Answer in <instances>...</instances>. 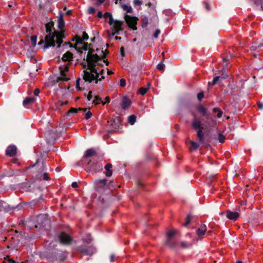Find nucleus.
I'll list each match as a JSON object with an SVG mask.
<instances>
[{"mask_svg":"<svg viewBox=\"0 0 263 263\" xmlns=\"http://www.w3.org/2000/svg\"><path fill=\"white\" fill-rule=\"evenodd\" d=\"M43 179L45 180H49L50 178L48 177V174L47 173H44L43 175Z\"/></svg>","mask_w":263,"mask_h":263,"instance_id":"44","label":"nucleus"},{"mask_svg":"<svg viewBox=\"0 0 263 263\" xmlns=\"http://www.w3.org/2000/svg\"><path fill=\"white\" fill-rule=\"evenodd\" d=\"M111 26V31H108V35L109 37H113L115 34H119V32L123 31V22L119 20H113L112 24H109Z\"/></svg>","mask_w":263,"mask_h":263,"instance_id":"3","label":"nucleus"},{"mask_svg":"<svg viewBox=\"0 0 263 263\" xmlns=\"http://www.w3.org/2000/svg\"><path fill=\"white\" fill-rule=\"evenodd\" d=\"M87 165H88V166L90 167V169L92 171H95L96 170V168L93 167H91V161H90L89 162H88L87 163Z\"/></svg>","mask_w":263,"mask_h":263,"instance_id":"51","label":"nucleus"},{"mask_svg":"<svg viewBox=\"0 0 263 263\" xmlns=\"http://www.w3.org/2000/svg\"><path fill=\"white\" fill-rule=\"evenodd\" d=\"M126 80L124 79H121L120 82V85L121 87H125L126 86Z\"/></svg>","mask_w":263,"mask_h":263,"instance_id":"38","label":"nucleus"},{"mask_svg":"<svg viewBox=\"0 0 263 263\" xmlns=\"http://www.w3.org/2000/svg\"><path fill=\"white\" fill-rule=\"evenodd\" d=\"M227 77H228V76L227 74L222 75V78L223 79H226Z\"/></svg>","mask_w":263,"mask_h":263,"instance_id":"63","label":"nucleus"},{"mask_svg":"<svg viewBox=\"0 0 263 263\" xmlns=\"http://www.w3.org/2000/svg\"><path fill=\"white\" fill-rule=\"evenodd\" d=\"M197 136L199 139V141L202 143L203 141V134H202V131L201 129H200L197 131Z\"/></svg>","mask_w":263,"mask_h":263,"instance_id":"26","label":"nucleus"},{"mask_svg":"<svg viewBox=\"0 0 263 263\" xmlns=\"http://www.w3.org/2000/svg\"><path fill=\"white\" fill-rule=\"evenodd\" d=\"M111 167L112 164L110 163H108L105 166V175L107 177H110L112 175Z\"/></svg>","mask_w":263,"mask_h":263,"instance_id":"17","label":"nucleus"},{"mask_svg":"<svg viewBox=\"0 0 263 263\" xmlns=\"http://www.w3.org/2000/svg\"><path fill=\"white\" fill-rule=\"evenodd\" d=\"M206 231V227L205 224L201 225L197 230V234L198 236H202Z\"/></svg>","mask_w":263,"mask_h":263,"instance_id":"16","label":"nucleus"},{"mask_svg":"<svg viewBox=\"0 0 263 263\" xmlns=\"http://www.w3.org/2000/svg\"><path fill=\"white\" fill-rule=\"evenodd\" d=\"M191 219V216L190 215H188L186 217V221L184 223V226H187L190 223Z\"/></svg>","mask_w":263,"mask_h":263,"instance_id":"39","label":"nucleus"},{"mask_svg":"<svg viewBox=\"0 0 263 263\" xmlns=\"http://www.w3.org/2000/svg\"><path fill=\"white\" fill-rule=\"evenodd\" d=\"M5 204V203L4 201L0 200V211L6 209V208L4 205Z\"/></svg>","mask_w":263,"mask_h":263,"instance_id":"37","label":"nucleus"},{"mask_svg":"<svg viewBox=\"0 0 263 263\" xmlns=\"http://www.w3.org/2000/svg\"><path fill=\"white\" fill-rule=\"evenodd\" d=\"M97 1L100 3H103L105 1V0H97Z\"/></svg>","mask_w":263,"mask_h":263,"instance_id":"62","label":"nucleus"},{"mask_svg":"<svg viewBox=\"0 0 263 263\" xmlns=\"http://www.w3.org/2000/svg\"><path fill=\"white\" fill-rule=\"evenodd\" d=\"M218 140L221 143H223L225 141V137L223 135L219 134Z\"/></svg>","mask_w":263,"mask_h":263,"instance_id":"30","label":"nucleus"},{"mask_svg":"<svg viewBox=\"0 0 263 263\" xmlns=\"http://www.w3.org/2000/svg\"><path fill=\"white\" fill-rule=\"evenodd\" d=\"M226 216L229 219L235 221L239 216V214L238 213L236 212L227 211L226 212Z\"/></svg>","mask_w":263,"mask_h":263,"instance_id":"9","label":"nucleus"},{"mask_svg":"<svg viewBox=\"0 0 263 263\" xmlns=\"http://www.w3.org/2000/svg\"><path fill=\"white\" fill-rule=\"evenodd\" d=\"M78 184L77 182H73L71 184V186L73 188H76V187H78Z\"/></svg>","mask_w":263,"mask_h":263,"instance_id":"54","label":"nucleus"},{"mask_svg":"<svg viewBox=\"0 0 263 263\" xmlns=\"http://www.w3.org/2000/svg\"><path fill=\"white\" fill-rule=\"evenodd\" d=\"M124 20L127 26L134 30L137 29L136 27L138 18L135 16H132L129 15L125 14Z\"/></svg>","mask_w":263,"mask_h":263,"instance_id":"5","label":"nucleus"},{"mask_svg":"<svg viewBox=\"0 0 263 263\" xmlns=\"http://www.w3.org/2000/svg\"><path fill=\"white\" fill-rule=\"evenodd\" d=\"M77 38H78L77 42L81 43L83 41L87 40L88 39V35L85 32H83L82 37L79 36L77 37Z\"/></svg>","mask_w":263,"mask_h":263,"instance_id":"21","label":"nucleus"},{"mask_svg":"<svg viewBox=\"0 0 263 263\" xmlns=\"http://www.w3.org/2000/svg\"><path fill=\"white\" fill-rule=\"evenodd\" d=\"M106 179H101V180H98L97 181H96V183L97 184H99V183H101L102 184H103L104 185H105L106 183Z\"/></svg>","mask_w":263,"mask_h":263,"instance_id":"36","label":"nucleus"},{"mask_svg":"<svg viewBox=\"0 0 263 263\" xmlns=\"http://www.w3.org/2000/svg\"><path fill=\"white\" fill-rule=\"evenodd\" d=\"M60 242L64 245H69L72 241L71 237L67 234L62 232L59 236Z\"/></svg>","mask_w":263,"mask_h":263,"instance_id":"8","label":"nucleus"},{"mask_svg":"<svg viewBox=\"0 0 263 263\" xmlns=\"http://www.w3.org/2000/svg\"><path fill=\"white\" fill-rule=\"evenodd\" d=\"M120 52L121 54L122 57L124 56V48L123 47H121L120 48Z\"/></svg>","mask_w":263,"mask_h":263,"instance_id":"55","label":"nucleus"},{"mask_svg":"<svg viewBox=\"0 0 263 263\" xmlns=\"http://www.w3.org/2000/svg\"><path fill=\"white\" fill-rule=\"evenodd\" d=\"M193 245L192 242H187L184 241H182L180 243V246L182 248L185 249L190 247Z\"/></svg>","mask_w":263,"mask_h":263,"instance_id":"25","label":"nucleus"},{"mask_svg":"<svg viewBox=\"0 0 263 263\" xmlns=\"http://www.w3.org/2000/svg\"><path fill=\"white\" fill-rule=\"evenodd\" d=\"M105 53L103 50L97 49L96 53H93L90 50L88 52L87 68L84 70L83 80L85 82L90 83L95 80V83H97L98 81H101L104 78V70H99L97 66L101 65V62H106L105 60Z\"/></svg>","mask_w":263,"mask_h":263,"instance_id":"1","label":"nucleus"},{"mask_svg":"<svg viewBox=\"0 0 263 263\" xmlns=\"http://www.w3.org/2000/svg\"><path fill=\"white\" fill-rule=\"evenodd\" d=\"M192 126L195 129L197 130V131L200 129H201L202 130H203V127L201 126V121L197 118H195L194 120L193 121Z\"/></svg>","mask_w":263,"mask_h":263,"instance_id":"12","label":"nucleus"},{"mask_svg":"<svg viewBox=\"0 0 263 263\" xmlns=\"http://www.w3.org/2000/svg\"><path fill=\"white\" fill-rule=\"evenodd\" d=\"M80 79H78L77 80V81H76V88L78 89V90H80Z\"/></svg>","mask_w":263,"mask_h":263,"instance_id":"48","label":"nucleus"},{"mask_svg":"<svg viewBox=\"0 0 263 263\" xmlns=\"http://www.w3.org/2000/svg\"><path fill=\"white\" fill-rule=\"evenodd\" d=\"M142 4V2L140 0H134V4L135 6H140Z\"/></svg>","mask_w":263,"mask_h":263,"instance_id":"41","label":"nucleus"},{"mask_svg":"<svg viewBox=\"0 0 263 263\" xmlns=\"http://www.w3.org/2000/svg\"><path fill=\"white\" fill-rule=\"evenodd\" d=\"M198 99L200 101L203 98V93L200 92L197 95Z\"/></svg>","mask_w":263,"mask_h":263,"instance_id":"47","label":"nucleus"},{"mask_svg":"<svg viewBox=\"0 0 263 263\" xmlns=\"http://www.w3.org/2000/svg\"><path fill=\"white\" fill-rule=\"evenodd\" d=\"M198 110L199 112L202 113L203 116H206L208 120H210V123H207L209 127H214L216 125V121L213 118H209L206 108L202 106H199L198 108Z\"/></svg>","mask_w":263,"mask_h":263,"instance_id":"7","label":"nucleus"},{"mask_svg":"<svg viewBox=\"0 0 263 263\" xmlns=\"http://www.w3.org/2000/svg\"><path fill=\"white\" fill-rule=\"evenodd\" d=\"M131 104L130 100L126 97H123L122 102V108L125 109L128 108Z\"/></svg>","mask_w":263,"mask_h":263,"instance_id":"15","label":"nucleus"},{"mask_svg":"<svg viewBox=\"0 0 263 263\" xmlns=\"http://www.w3.org/2000/svg\"><path fill=\"white\" fill-rule=\"evenodd\" d=\"M128 122L131 124L133 125L136 122V117L135 115H131L129 116L128 119Z\"/></svg>","mask_w":263,"mask_h":263,"instance_id":"27","label":"nucleus"},{"mask_svg":"<svg viewBox=\"0 0 263 263\" xmlns=\"http://www.w3.org/2000/svg\"><path fill=\"white\" fill-rule=\"evenodd\" d=\"M63 15L64 14L63 13H61L58 19V27L61 30H62L65 25Z\"/></svg>","mask_w":263,"mask_h":263,"instance_id":"18","label":"nucleus"},{"mask_svg":"<svg viewBox=\"0 0 263 263\" xmlns=\"http://www.w3.org/2000/svg\"><path fill=\"white\" fill-rule=\"evenodd\" d=\"M105 100H106L105 101H101V103L103 105H105L106 103H108L109 102V99L108 97H106L105 98Z\"/></svg>","mask_w":263,"mask_h":263,"instance_id":"53","label":"nucleus"},{"mask_svg":"<svg viewBox=\"0 0 263 263\" xmlns=\"http://www.w3.org/2000/svg\"><path fill=\"white\" fill-rule=\"evenodd\" d=\"M106 70L107 71V74L109 75L112 74L114 73L111 70H110L108 69H106Z\"/></svg>","mask_w":263,"mask_h":263,"instance_id":"59","label":"nucleus"},{"mask_svg":"<svg viewBox=\"0 0 263 263\" xmlns=\"http://www.w3.org/2000/svg\"><path fill=\"white\" fill-rule=\"evenodd\" d=\"M219 76H217L216 77H215L214 78V79L213 80L212 82H211V84L212 85H215V84H216V83L218 82V81L219 80Z\"/></svg>","mask_w":263,"mask_h":263,"instance_id":"40","label":"nucleus"},{"mask_svg":"<svg viewBox=\"0 0 263 263\" xmlns=\"http://www.w3.org/2000/svg\"><path fill=\"white\" fill-rule=\"evenodd\" d=\"M37 224L35 225V227L36 228H39L40 229H48L50 224V220L44 215H40L37 217Z\"/></svg>","mask_w":263,"mask_h":263,"instance_id":"4","label":"nucleus"},{"mask_svg":"<svg viewBox=\"0 0 263 263\" xmlns=\"http://www.w3.org/2000/svg\"><path fill=\"white\" fill-rule=\"evenodd\" d=\"M122 7L127 12H130L132 10V7L128 5H123Z\"/></svg>","mask_w":263,"mask_h":263,"instance_id":"28","label":"nucleus"},{"mask_svg":"<svg viewBox=\"0 0 263 263\" xmlns=\"http://www.w3.org/2000/svg\"><path fill=\"white\" fill-rule=\"evenodd\" d=\"M101 101V98L97 96H95L94 97V100H93V103L96 104H98L100 103V102Z\"/></svg>","mask_w":263,"mask_h":263,"instance_id":"32","label":"nucleus"},{"mask_svg":"<svg viewBox=\"0 0 263 263\" xmlns=\"http://www.w3.org/2000/svg\"><path fill=\"white\" fill-rule=\"evenodd\" d=\"M258 106L260 109H262L263 108V105L260 103H258Z\"/></svg>","mask_w":263,"mask_h":263,"instance_id":"60","label":"nucleus"},{"mask_svg":"<svg viewBox=\"0 0 263 263\" xmlns=\"http://www.w3.org/2000/svg\"><path fill=\"white\" fill-rule=\"evenodd\" d=\"M16 147L14 145L9 146L6 149V153L7 155L12 157L16 153Z\"/></svg>","mask_w":263,"mask_h":263,"instance_id":"11","label":"nucleus"},{"mask_svg":"<svg viewBox=\"0 0 263 263\" xmlns=\"http://www.w3.org/2000/svg\"><path fill=\"white\" fill-rule=\"evenodd\" d=\"M40 89H39L36 88V89H35L34 90V95L35 96H38V95H39V94L40 93Z\"/></svg>","mask_w":263,"mask_h":263,"instance_id":"52","label":"nucleus"},{"mask_svg":"<svg viewBox=\"0 0 263 263\" xmlns=\"http://www.w3.org/2000/svg\"><path fill=\"white\" fill-rule=\"evenodd\" d=\"M204 6H205V8H206V9L207 10H210V5L208 4L205 3L204 4Z\"/></svg>","mask_w":263,"mask_h":263,"instance_id":"58","label":"nucleus"},{"mask_svg":"<svg viewBox=\"0 0 263 263\" xmlns=\"http://www.w3.org/2000/svg\"><path fill=\"white\" fill-rule=\"evenodd\" d=\"M213 111L214 112H217V117L218 118H220L222 117L223 115L222 111L218 108H214L213 109Z\"/></svg>","mask_w":263,"mask_h":263,"instance_id":"24","label":"nucleus"},{"mask_svg":"<svg viewBox=\"0 0 263 263\" xmlns=\"http://www.w3.org/2000/svg\"><path fill=\"white\" fill-rule=\"evenodd\" d=\"M95 12V9L93 7H89L88 9V12L89 14H93Z\"/></svg>","mask_w":263,"mask_h":263,"instance_id":"42","label":"nucleus"},{"mask_svg":"<svg viewBox=\"0 0 263 263\" xmlns=\"http://www.w3.org/2000/svg\"><path fill=\"white\" fill-rule=\"evenodd\" d=\"M96 154V151L93 148H90L86 151L85 155L84 157L87 158L92 156V155H95Z\"/></svg>","mask_w":263,"mask_h":263,"instance_id":"20","label":"nucleus"},{"mask_svg":"<svg viewBox=\"0 0 263 263\" xmlns=\"http://www.w3.org/2000/svg\"><path fill=\"white\" fill-rule=\"evenodd\" d=\"M92 98V91H89V93L87 95V99L88 101H90L91 98Z\"/></svg>","mask_w":263,"mask_h":263,"instance_id":"49","label":"nucleus"},{"mask_svg":"<svg viewBox=\"0 0 263 263\" xmlns=\"http://www.w3.org/2000/svg\"><path fill=\"white\" fill-rule=\"evenodd\" d=\"M60 70V77L57 79V82L59 81H67L69 80V78L67 77L65 72L69 70L68 64H64L63 65H60L59 66Z\"/></svg>","mask_w":263,"mask_h":263,"instance_id":"6","label":"nucleus"},{"mask_svg":"<svg viewBox=\"0 0 263 263\" xmlns=\"http://www.w3.org/2000/svg\"><path fill=\"white\" fill-rule=\"evenodd\" d=\"M114 259H115V255L114 254H111L110 257V260L111 262H112L114 261Z\"/></svg>","mask_w":263,"mask_h":263,"instance_id":"56","label":"nucleus"},{"mask_svg":"<svg viewBox=\"0 0 263 263\" xmlns=\"http://www.w3.org/2000/svg\"><path fill=\"white\" fill-rule=\"evenodd\" d=\"M148 88H146V87H141L140 89H139V93L141 95H144L147 91Z\"/></svg>","mask_w":263,"mask_h":263,"instance_id":"33","label":"nucleus"},{"mask_svg":"<svg viewBox=\"0 0 263 263\" xmlns=\"http://www.w3.org/2000/svg\"><path fill=\"white\" fill-rule=\"evenodd\" d=\"M53 26L52 23H48L46 24L45 27L47 34L45 37V41L42 40L39 43V45L44 43L45 49L51 46H55L56 44L59 47L60 44L63 42L62 40L64 37L63 33L62 31L60 32H52Z\"/></svg>","mask_w":263,"mask_h":263,"instance_id":"2","label":"nucleus"},{"mask_svg":"<svg viewBox=\"0 0 263 263\" xmlns=\"http://www.w3.org/2000/svg\"><path fill=\"white\" fill-rule=\"evenodd\" d=\"M111 126L114 129H118L121 125L122 120L121 118L119 117H117L113 119L112 121H111Z\"/></svg>","mask_w":263,"mask_h":263,"instance_id":"10","label":"nucleus"},{"mask_svg":"<svg viewBox=\"0 0 263 263\" xmlns=\"http://www.w3.org/2000/svg\"><path fill=\"white\" fill-rule=\"evenodd\" d=\"M81 250L82 252L87 255H92L95 253V249L91 247H83Z\"/></svg>","mask_w":263,"mask_h":263,"instance_id":"13","label":"nucleus"},{"mask_svg":"<svg viewBox=\"0 0 263 263\" xmlns=\"http://www.w3.org/2000/svg\"><path fill=\"white\" fill-rule=\"evenodd\" d=\"M191 144L192 148L194 149H197L198 147H199V144L195 142L191 141Z\"/></svg>","mask_w":263,"mask_h":263,"instance_id":"34","label":"nucleus"},{"mask_svg":"<svg viewBox=\"0 0 263 263\" xmlns=\"http://www.w3.org/2000/svg\"><path fill=\"white\" fill-rule=\"evenodd\" d=\"M91 116H92V114L90 111H88L86 112V114L85 115V118L86 119H88L91 118Z\"/></svg>","mask_w":263,"mask_h":263,"instance_id":"46","label":"nucleus"},{"mask_svg":"<svg viewBox=\"0 0 263 263\" xmlns=\"http://www.w3.org/2000/svg\"><path fill=\"white\" fill-rule=\"evenodd\" d=\"M148 23V19L145 17L143 19V26L144 25L146 26Z\"/></svg>","mask_w":263,"mask_h":263,"instance_id":"50","label":"nucleus"},{"mask_svg":"<svg viewBox=\"0 0 263 263\" xmlns=\"http://www.w3.org/2000/svg\"><path fill=\"white\" fill-rule=\"evenodd\" d=\"M165 244L171 248H174L176 245V242L173 241L172 238H167L165 241Z\"/></svg>","mask_w":263,"mask_h":263,"instance_id":"19","label":"nucleus"},{"mask_svg":"<svg viewBox=\"0 0 263 263\" xmlns=\"http://www.w3.org/2000/svg\"><path fill=\"white\" fill-rule=\"evenodd\" d=\"M157 68L159 70L163 71H164L165 68V65L162 62H161L157 65Z\"/></svg>","mask_w":263,"mask_h":263,"instance_id":"29","label":"nucleus"},{"mask_svg":"<svg viewBox=\"0 0 263 263\" xmlns=\"http://www.w3.org/2000/svg\"><path fill=\"white\" fill-rule=\"evenodd\" d=\"M35 99L33 97H29L26 98L23 101V105L26 106L28 104L32 103L34 102Z\"/></svg>","mask_w":263,"mask_h":263,"instance_id":"22","label":"nucleus"},{"mask_svg":"<svg viewBox=\"0 0 263 263\" xmlns=\"http://www.w3.org/2000/svg\"><path fill=\"white\" fill-rule=\"evenodd\" d=\"M160 33V31L159 29H157L154 34V37L155 38H157Z\"/></svg>","mask_w":263,"mask_h":263,"instance_id":"43","label":"nucleus"},{"mask_svg":"<svg viewBox=\"0 0 263 263\" xmlns=\"http://www.w3.org/2000/svg\"><path fill=\"white\" fill-rule=\"evenodd\" d=\"M37 37L36 36H32L31 37V42L32 45L34 47L36 44Z\"/></svg>","mask_w":263,"mask_h":263,"instance_id":"31","label":"nucleus"},{"mask_svg":"<svg viewBox=\"0 0 263 263\" xmlns=\"http://www.w3.org/2000/svg\"><path fill=\"white\" fill-rule=\"evenodd\" d=\"M121 39V37H119V36H116L115 37V40H120Z\"/></svg>","mask_w":263,"mask_h":263,"instance_id":"61","label":"nucleus"},{"mask_svg":"<svg viewBox=\"0 0 263 263\" xmlns=\"http://www.w3.org/2000/svg\"><path fill=\"white\" fill-rule=\"evenodd\" d=\"M77 112V109L74 108H71L68 112V114L72 113L76 114Z\"/></svg>","mask_w":263,"mask_h":263,"instance_id":"45","label":"nucleus"},{"mask_svg":"<svg viewBox=\"0 0 263 263\" xmlns=\"http://www.w3.org/2000/svg\"><path fill=\"white\" fill-rule=\"evenodd\" d=\"M175 234V231H171L167 233V238H172Z\"/></svg>","mask_w":263,"mask_h":263,"instance_id":"35","label":"nucleus"},{"mask_svg":"<svg viewBox=\"0 0 263 263\" xmlns=\"http://www.w3.org/2000/svg\"><path fill=\"white\" fill-rule=\"evenodd\" d=\"M103 16V14L101 12L99 11L98 12V14H97V16L99 17V18H101Z\"/></svg>","mask_w":263,"mask_h":263,"instance_id":"57","label":"nucleus"},{"mask_svg":"<svg viewBox=\"0 0 263 263\" xmlns=\"http://www.w3.org/2000/svg\"><path fill=\"white\" fill-rule=\"evenodd\" d=\"M67 104V101H65V102H63L62 103V105H66Z\"/></svg>","mask_w":263,"mask_h":263,"instance_id":"64","label":"nucleus"},{"mask_svg":"<svg viewBox=\"0 0 263 263\" xmlns=\"http://www.w3.org/2000/svg\"><path fill=\"white\" fill-rule=\"evenodd\" d=\"M73 59V54L69 51L66 52L64 53L62 58V60L63 62H69Z\"/></svg>","mask_w":263,"mask_h":263,"instance_id":"14","label":"nucleus"},{"mask_svg":"<svg viewBox=\"0 0 263 263\" xmlns=\"http://www.w3.org/2000/svg\"><path fill=\"white\" fill-rule=\"evenodd\" d=\"M104 17L105 18H108V24H112V22L113 21L114 19L112 18V15L109 13V12H105L104 14Z\"/></svg>","mask_w":263,"mask_h":263,"instance_id":"23","label":"nucleus"}]
</instances>
